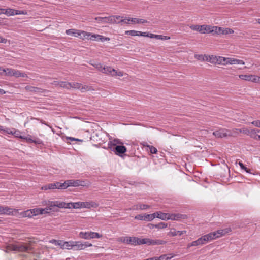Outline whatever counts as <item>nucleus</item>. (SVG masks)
<instances>
[{"label":"nucleus","mask_w":260,"mask_h":260,"mask_svg":"<svg viewBox=\"0 0 260 260\" xmlns=\"http://www.w3.org/2000/svg\"><path fill=\"white\" fill-rule=\"evenodd\" d=\"M71 202L66 203L64 202H61L59 201H56V207L59 208H71Z\"/></svg>","instance_id":"nucleus-18"},{"label":"nucleus","mask_w":260,"mask_h":260,"mask_svg":"<svg viewBox=\"0 0 260 260\" xmlns=\"http://www.w3.org/2000/svg\"><path fill=\"white\" fill-rule=\"evenodd\" d=\"M15 10L13 9H2L1 8V14H6L7 16H13L15 15Z\"/></svg>","instance_id":"nucleus-24"},{"label":"nucleus","mask_w":260,"mask_h":260,"mask_svg":"<svg viewBox=\"0 0 260 260\" xmlns=\"http://www.w3.org/2000/svg\"><path fill=\"white\" fill-rule=\"evenodd\" d=\"M111 151H113L115 154L121 156V154L124 153L126 151V148L123 145H118L116 147L111 148Z\"/></svg>","instance_id":"nucleus-10"},{"label":"nucleus","mask_w":260,"mask_h":260,"mask_svg":"<svg viewBox=\"0 0 260 260\" xmlns=\"http://www.w3.org/2000/svg\"><path fill=\"white\" fill-rule=\"evenodd\" d=\"M92 65L96 69H97L99 71L102 72L103 69L104 68V66L100 63H97L94 64H92Z\"/></svg>","instance_id":"nucleus-48"},{"label":"nucleus","mask_w":260,"mask_h":260,"mask_svg":"<svg viewBox=\"0 0 260 260\" xmlns=\"http://www.w3.org/2000/svg\"><path fill=\"white\" fill-rule=\"evenodd\" d=\"M79 236L84 239H91L101 238L102 235L97 232L90 231L81 232L79 233Z\"/></svg>","instance_id":"nucleus-6"},{"label":"nucleus","mask_w":260,"mask_h":260,"mask_svg":"<svg viewBox=\"0 0 260 260\" xmlns=\"http://www.w3.org/2000/svg\"><path fill=\"white\" fill-rule=\"evenodd\" d=\"M213 135L216 138H223L228 136H231L232 134L231 132L225 128H220L214 131Z\"/></svg>","instance_id":"nucleus-8"},{"label":"nucleus","mask_w":260,"mask_h":260,"mask_svg":"<svg viewBox=\"0 0 260 260\" xmlns=\"http://www.w3.org/2000/svg\"><path fill=\"white\" fill-rule=\"evenodd\" d=\"M56 189H64L68 187L67 180L65 181L64 182H63V183L57 182H56Z\"/></svg>","instance_id":"nucleus-27"},{"label":"nucleus","mask_w":260,"mask_h":260,"mask_svg":"<svg viewBox=\"0 0 260 260\" xmlns=\"http://www.w3.org/2000/svg\"><path fill=\"white\" fill-rule=\"evenodd\" d=\"M147 150L149 151L152 154H156L157 152V149L153 146H147Z\"/></svg>","instance_id":"nucleus-41"},{"label":"nucleus","mask_w":260,"mask_h":260,"mask_svg":"<svg viewBox=\"0 0 260 260\" xmlns=\"http://www.w3.org/2000/svg\"><path fill=\"white\" fill-rule=\"evenodd\" d=\"M123 75V73L122 72L119 71H117L115 70V72H114V73L113 74L112 76H119V77H122Z\"/></svg>","instance_id":"nucleus-61"},{"label":"nucleus","mask_w":260,"mask_h":260,"mask_svg":"<svg viewBox=\"0 0 260 260\" xmlns=\"http://www.w3.org/2000/svg\"><path fill=\"white\" fill-rule=\"evenodd\" d=\"M224 230H219L204 235L196 240L197 246L203 245L208 242L221 237L225 234Z\"/></svg>","instance_id":"nucleus-1"},{"label":"nucleus","mask_w":260,"mask_h":260,"mask_svg":"<svg viewBox=\"0 0 260 260\" xmlns=\"http://www.w3.org/2000/svg\"><path fill=\"white\" fill-rule=\"evenodd\" d=\"M184 215L181 214H170L169 213L168 220H178L180 219L184 218Z\"/></svg>","instance_id":"nucleus-20"},{"label":"nucleus","mask_w":260,"mask_h":260,"mask_svg":"<svg viewBox=\"0 0 260 260\" xmlns=\"http://www.w3.org/2000/svg\"><path fill=\"white\" fill-rule=\"evenodd\" d=\"M217 56H215V55H205V60L208 61V62H209L210 63H214V64H217Z\"/></svg>","instance_id":"nucleus-25"},{"label":"nucleus","mask_w":260,"mask_h":260,"mask_svg":"<svg viewBox=\"0 0 260 260\" xmlns=\"http://www.w3.org/2000/svg\"><path fill=\"white\" fill-rule=\"evenodd\" d=\"M103 69L102 73L107 75H110L111 76H112L114 72H115V70L112 68L111 67L104 66V68Z\"/></svg>","instance_id":"nucleus-21"},{"label":"nucleus","mask_w":260,"mask_h":260,"mask_svg":"<svg viewBox=\"0 0 260 260\" xmlns=\"http://www.w3.org/2000/svg\"><path fill=\"white\" fill-rule=\"evenodd\" d=\"M3 73L8 76H14L16 78L18 77H27V75L25 73L21 72L20 71L11 69L7 68L2 70Z\"/></svg>","instance_id":"nucleus-4"},{"label":"nucleus","mask_w":260,"mask_h":260,"mask_svg":"<svg viewBox=\"0 0 260 260\" xmlns=\"http://www.w3.org/2000/svg\"><path fill=\"white\" fill-rule=\"evenodd\" d=\"M150 208V206L146 204H138L134 205L129 210H146Z\"/></svg>","instance_id":"nucleus-16"},{"label":"nucleus","mask_w":260,"mask_h":260,"mask_svg":"<svg viewBox=\"0 0 260 260\" xmlns=\"http://www.w3.org/2000/svg\"><path fill=\"white\" fill-rule=\"evenodd\" d=\"M106 23H114V22H116L114 20V16H109L108 17H106Z\"/></svg>","instance_id":"nucleus-51"},{"label":"nucleus","mask_w":260,"mask_h":260,"mask_svg":"<svg viewBox=\"0 0 260 260\" xmlns=\"http://www.w3.org/2000/svg\"><path fill=\"white\" fill-rule=\"evenodd\" d=\"M200 26L199 25H192L190 26L191 29L198 31L200 33Z\"/></svg>","instance_id":"nucleus-54"},{"label":"nucleus","mask_w":260,"mask_h":260,"mask_svg":"<svg viewBox=\"0 0 260 260\" xmlns=\"http://www.w3.org/2000/svg\"><path fill=\"white\" fill-rule=\"evenodd\" d=\"M17 211L13 209L7 207L1 206V214H8V215H14L16 213Z\"/></svg>","instance_id":"nucleus-14"},{"label":"nucleus","mask_w":260,"mask_h":260,"mask_svg":"<svg viewBox=\"0 0 260 260\" xmlns=\"http://www.w3.org/2000/svg\"><path fill=\"white\" fill-rule=\"evenodd\" d=\"M117 141H119L118 139H114L112 141H110L108 143V148L111 150V148L113 147H116Z\"/></svg>","instance_id":"nucleus-38"},{"label":"nucleus","mask_w":260,"mask_h":260,"mask_svg":"<svg viewBox=\"0 0 260 260\" xmlns=\"http://www.w3.org/2000/svg\"><path fill=\"white\" fill-rule=\"evenodd\" d=\"M131 19H132L131 18H123V21H122V22H123V23H124L125 24H129L132 23Z\"/></svg>","instance_id":"nucleus-62"},{"label":"nucleus","mask_w":260,"mask_h":260,"mask_svg":"<svg viewBox=\"0 0 260 260\" xmlns=\"http://www.w3.org/2000/svg\"><path fill=\"white\" fill-rule=\"evenodd\" d=\"M167 243L166 241L159 239H150L149 238H144L142 240V245L147 244L148 245H164Z\"/></svg>","instance_id":"nucleus-9"},{"label":"nucleus","mask_w":260,"mask_h":260,"mask_svg":"<svg viewBox=\"0 0 260 260\" xmlns=\"http://www.w3.org/2000/svg\"><path fill=\"white\" fill-rule=\"evenodd\" d=\"M174 256V254L173 253L164 254L160 256L159 257H153L152 258H155L156 260H168Z\"/></svg>","instance_id":"nucleus-22"},{"label":"nucleus","mask_w":260,"mask_h":260,"mask_svg":"<svg viewBox=\"0 0 260 260\" xmlns=\"http://www.w3.org/2000/svg\"><path fill=\"white\" fill-rule=\"evenodd\" d=\"M135 219H137V220L145 221V214L144 215H142V214L137 215L136 216H135Z\"/></svg>","instance_id":"nucleus-57"},{"label":"nucleus","mask_w":260,"mask_h":260,"mask_svg":"<svg viewBox=\"0 0 260 260\" xmlns=\"http://www.w3.org/2000/svg\"><path fill=\"white\" fill-rule=\"evenodd\" d=\"M251 124L254 125L256 127L260 128V120H255L251 122Z\"/></svg>","instance_id":"nucleus-63"},{"label":"nucleus","mask_w":260,"mask_h":260,"mask_svg":"<svg viewBox=\"0 0 260 260\" xmlns=\"http://www.w3.org/2000/svg\"><path fill=\"white\" fill-rule=\"evenodd\" d=\"M92 65L96 69H97L99 71L102 72L103 69L104 68V66L100 63H97L94 64H92Z\"/></svg>","instance_id":"nucleus-49"},{"label":"nucleus","mask_w":260,"mask_h":260,"mask_svg":"<svg viewBox=\"0 0 260 260\" xmlns=\"http://www.w3.org/2000/svg\"><path fill=\"white\" fill-rule=\"evenodd\" d=\"M79 30L75 29H69L66 30V34L68 35H71L74 37H78Z\"/></svg>","instance_id":"nucleus-32"},{"label":"nucleus","mask_w":260,"mask_h":260,"mask_svg":"<svg viewBox=\"0 0 260 260\" xmlns=\"http://www.w3.org/2000/svg\"><path fill=\"white\" fill-rule=\"evenodd\" d=\"M92 34L88 32L83 30H79L78 34H77L78 37H79L81 39H88L91 37Z\"/></svg>","instance_id":"nucleus-17"},{"label":"nucleus","mask_w":260,"mask_h":260,"mask_svg":"<svg viewBox=\"0 0 260 260\" xmlns=\"http://www.w3.org/2000/svg\"><path fill=\"white\" fill-rule=\"evenodd\" d=\"M139 33H140V31H137L135 30H127L125 32L126 35H131L132 36H139Z\"/></svg>","instance_id":"nucleus-39"},{"label":"nucleus","mask_w":260,"mask_h":260,"mask_svg":"<svg viewBox=\"0 0 260 260\" xmlns=\"http://www.w3.org/2000/svg\"><path fill=\"white\" fill-rule=\"evenodd\" d=\"M223 27H218L216 26H213V34L217 35H222Z\"/></svg>","instance_id":"nucleus-29"},{"label":"nucleus","mask_w":260,"mask_h":260,"mask_svg":"<svg viewBox=\"0 0 260 260\" xmlns=\"http://www.w3.org/2000/svg\"><path fill=\"white\" fill-rule=\"evenodd\" d=\"M48 208H50V210H53V208L55 207H56V201H49V202H48Z\"/></svg>","instance_id":"nucleus-50"},{"label":"nucleus","mask_w":260,"mask_h":260,"mask_svg":"<svg viewBox=\"0 0 260 260\" xmlns=\"http://www.w3.org/2000/svg\"><path fill=\"white\" fill-rule=\"evenodd\" d=\"M114 20L116 22H114V23L119 24L122 22L123 21V17L120 16H114Z\"/></svg>","instance_id":"nucleus-44"},{"label":"nucleus","mask_w":260,"mask_h":260,"mask_svg":"<svg viewBox=\"0 0 260 260\" xmlns=\"http://www.w3.org/2000/svg\"><path fill=\"white\" fill-rule=\"evenodd\" d=\"M25 90L28 92H42V89L37 87L32 86L30 85H27L25 87Z\"/></svg>","instance_id":"nucleus-19"},{"label":"nucleus","mask_w":260,"mask_h":260,"mask_svg":"<svg viewBox=\"0 0 260 260\" xmlns=\"http://www.w3.org/2000/svg\"><path fill=\"white\" fill-rule=\"evenodd\" d=\"M167 226V224L165 222H160L156 224H151V228H158V229H164Z\"/></svg>","instance_id":"nucleus-37"},{"label":"nucleus","mask_w":260,"mask_h":260,"mask_svg":"<svg viewBox=\"0 0 260 260\" xmlns=\"http://www.w3.org/2000/svg\"><path fill=\"white\" fill-rule=\"evenodd\" d=\"M155 213L156 214V217L164 220H168L169 213H165L161 212H156Z\"/></svg>","instance_id":"nucleus-26"},{"label":"nucleus","mask_w":260,"mask_h":260,"mask_svg":"<svg viewBox=\"0 0 260 260\" xmlns=\"http://www.w3.org/2000/svg\"><path fill=\"white\" fill-rule=\"evenodd\" d=\"M240 79L247 81H250V75H240L239 76Z\"/></svg>","instance_id":"nucleus-47"},{"label":"nucleus","mask_w":260,"mask_h":260,"mask_svg":"<svg viewBox=\"0 0 260 260\" xmlns=\"http://www.w3.org/2000/svg\"><path fill=\"white\" fill-rule=\"evenodd\" d=\"M260 133V130L258 129H254L251 131V136L254 139L260 140V135L256 134Z\"/></svg>","instance_id":"nucleus-31"},{"label":"nucleus","mask_w":260,"mask_h":260,"mask_svg":"<svg viewBox=\"0 0 260 260\" xmlns=\"http://www.w3.org/2000/svg\"><path fill=\"white\" fill-rule=\"evenodd\" d=\"M7 132L8 134H13L17 138H21L22 139V138H24V136H22L21 135V133L19 131L14 129V132L8 131Z\"/></svg>","instance_id":"nucleus-34"},{"label":"nucleus","mask_w":260,"mask_h":260,"mask_svg":"<svg viewBox=\"0 0 260 260\" xmlns=\"http://www.w3.org/2000/svg\"><path fill=\"white\" fill-rule=\"evenodd\" d=\"M200 33L202 34L212 33L213 26L202 25L200 26Z\"/></svg>","instance_id":"nucleus-13"},{"label":"nucleus","mask_w":260,"mask_h":260,"mask_svg":"<svg viewBox=\"0 0 260 260\" xmlns=\"http://www.w3.org/2000/svg\"><path fill=\"white\" fill-rule=\"evenodd\" d=\"M234 32V31L232 29L229 28L223 27L222 35L233 34Z\"/></svg>","instance_id":"nucleus-42"},{"label":"nucleus","mask_w":260,"mask_h":260,"mask_svg":"<svg viewBox=\"0 0 260 260\" xmlns=\"http://www.w3.org/2000/svg\"><path fill=\"white\" fill-rule=\"evenodd\" d=\"M90 89V87L88 86H87V85H85L84 86H82L81 85V87L80 88V90L82 91V92H84L86 90H89Z\"/></svg>","instance_id":"nucleus-64"},{"label":"nucleus","mask_w":260,"mask_h":260,"mask_svg":"<svg viewBox=\"0 0 260 260\" xmlns=\"http://www.w3.org/2000/svg\"><path fill=\"white\" fill-rule=\"evenodd\" d=\"M33 216L39 215L38 208H34L31 209Z\"/></svg>","instance_id":"nucleus-60"},{"label":"nucleus","mask_w":260,"mask_h":260,"mask_svg":"<svg viewBox=\"0 0 260 260\" xmlns=\"http://www.w3.org/2000/svg\"><path fill=\"white\" fill-rule=\"evenodd\" d=\"M250 81L254 83H257L258 82V76L256 75H250Z\"/></svg>","instance_id":"nucleus-52"},{"label":"nucleus","mask_w":260,"mask_h":260,"mask_svg":"<svg viewBox=\"0 0 260 260\" xmlns=\"http://www.w3.org/2000/svg\"><path fill=\"white\" fill-rule=\"evenodd\" d=\"M60 240L51 239L49 241L50 243L54 244L55 245L59 246Z\"/></svg>","instance_id":"nucleus-59"},{"label":"nucleus","mask_w":260,"mask_h":260,"mask_svg":"<svg viewBox=\"0 0 260 260\" xmlns=\"http://www.w3.org/2000/svg\"><path fill=\"white\" fill-rule=\"evenodd\" d=\"M73 248L72 249L74 250H81L85 249V246L83 245V243L81 242L73 241Z\"/></svg>","instance_id":"nucleus-15"},{"label":"nucleus","mask_w":260,"mask_h":260,"mask_svg":"<svg viewBox=\"0 0 260 260\" xmlns=\"http://www.w3.org/2000/svg\"><path fill=\"white\" fill-rule=\"evenodd\" d=\"M217 64L221 65H227V57L217 56Z\"/></svg>","instance_id":"nucleus-30"},{"label":"nucleus","mask_w":260,"mask_h":260,"mask_svg":"<svg viewBox=\"0 0 260 260\" xmlns=\"http://www.w3.org/2000/svg\"><path fill=\"white\" fill-rule=\"evenodd\" d=\"M68 181V185L69 186H73V187H78V186H83V187H88L89 186V183L88 182H86L84 180L78 179V180H67Z\"/></svg>","instance_id":"nucleus-7"},{"label":"nucleus","mask_w":260,"mask_h":260,"mask_svg":"<svg viewBox=\"0 0 260 260\" xmlns=\"http://www.w3.org/2000/svg\"><path fill=\"white\" fill-rule=\"evenodd\" d=\"M72 243L73 241H64L60 240L59 246L62 249L70 250L73 248Z\"/></svg>","instance_id":"nucleus-11"},{"label":"nucleus","mask_w":260,"mask_h":260,"mask_svg":"<svg viewBox=\"0 0 260 260\" xmlns=\"http://www.w3.org/2000/svg\"><path fill=\"white\" fill-rule=\"evenodd\" d=\"M106 17H97L95 18V20L99 23H106Z\"/></svg>","instance_id":"nucleus-45"},{"label":"nucleus","mask_w":260,"mask_h":260,"mask_svg":"<svg viewBox=\"0 0 260 260\" xmlns=\"http://www.w3.org/2000/svg\"><path fill=\"white\" fill-rule=\"evenodd\" d=\"M1 250L6 252H9L11 251H17L21 252H28L31 250V247L29 246L18 244H8L6 246H1Z\"/></svg>","instance_id":"nucleus-2"},{"label":"nucleus","mask_w":260,"mask_h":260,"mask_svg":"<svg viewBox=\"0 0 260 260\" xmlns=\"http://www.w3.org/2000/svg\"><path fill=\"white\" fill-rule=\"evenodd\" d=\"M59 86L69 89L71 88V83L65 81H60Z\"/></svg>","instance_id":"nucleus-35"},{"label":"nucleus","mask_w":260,"mask_h":260,"mask_svg":"<svg viewBox=\"0 0 260 260\" xmlns=\"http://www.w3.org/2000/svg\"><path fill=\"white\" fill-rule=\"evenodd\" d=\"M56 189V182L53 183H50L45 185H44L42 187V189L43 190H52Z\"/></svg>","instance_id":"nucleus-28"},{"label":"nucleus","mask_w":260,"mask_h":260,"mask_svg":"<svg viewBox=\"0 0 260 260\" xmlns=\"http://www.w3.org/2000/svg\"><path fill=\"white\" fill-rule=\"evenodd\" d=\"M132 23L136 24V23H147V21L146 20L143 19L136 18H134L131 19Z\"/></svg>","instance_id":"nucleus-33"},{"label":"nucleus","mask_w":260,"mask_h":260,"mask_svg":"<svg viewBox=\"0 0 260 260\" xmlns=\"http://www.w3.org/2000/svg\"><path fill=\"white\" fill-rule=\"evenodd\" d=\"M236 132L237 133H242L246 135H249L251 134V132H250L248 129L247 128H241V129H236Z\"/></svg>","instance_id":"nucleus-43"},{"label":"nucleus","mask_w":260,"mask_h":260,"mask_svg":"<svg viewBox=\"0 0 260 260\" xmlns=\"http://www.w3.org/2000/svg\"><path fill=\"white\" fill-rule=\"evenodd\" d=\"M143 239H140L136 237L123 236L118 239V241L131 244L132 245H142Z\"/></svg>","instance_id":"nucleus-3"},{"label":"nucleus","mask_w":260,"mask_h":260,"mask_svg":"<svg viewBox=\"0 0 260 260\" xmlns=\"http://www.w3.org/2000/svg\"><path fill=\"white\" fill-rule=\"evenodd\" d=\"M96 204L93 202H71V208L74 209L77 208H90L95 207Z\"/></svg>","instance_id":"nucleus-5"},{"label":"nucleus","mask_w":260,"mask_h":260,"mask_svg":"<svg viewBox=\"0 0 260 260\" xmlns=\"http://www.w3.org/2000/svg\"><path fill=\"white\" fill-rule=\"evenodd\" d=\"M235 58L231 57H227V64H235Z\"/></svg>","instance_id":"nucleus-58"},{"label":"nucleus","mask_w":260,"mask_h":260,"mask_svg":"<svg viewBox=\"0 0 260 260\" xmlns=\"http://www.w3.org/2000/svg\"><path fill=\"white\" fill-rule=\"evenodd\" d=\"M149 37L151 38H154L157 40H161V39H162V35L150 34Z\"/></svg>","instance_id":"nucleus-55"},{"label":"nucleus","mask_w":260,"mask_h":260,"mask_svg":"<svg viewBox=\"0 0 260 260\" xmlns=\"http://www.w3.org/2000/svg\"><path fill=\"white\" fill-rule=\"evenodd\" d=\"M238 164L242 169L244 170L247 173H251L250 170L246 168L242 162H239Z\"/></svg>","instance_id":"nucleus-53"},{"label":"nucleus","mask_w":260,"mask_h":260,"mask_svg":"<svg viewBox=\"0 0 260 260\" xmlns=\"http://www.w3.org/2000/svg\"><path fill=\"white\" fill-rule=\"evenodd\" d=\"M205 55H195V58L198 60H201V61H204V60H205V59H206Z\"/></svg>","instance_id":"nucleus-56"},{"label":"nucleus","mask_w":260,"mask_h":260,"mask_svg":"<svg viewBox=\"0 0 260 260\" xmlns=\"http://www.w3.org/2000/svg\"><path fill=\"white\" fill-rule=\"evenodd\" d=\"M89 39L90 40L100 41L102 42L110 40V38L108 37H105L103 36L96 34H92L91 37H90Z\"/></svg>","instance_id":"nucleus-12"},{"label":"nucleus","mask_w":260,"mask_h":260,"mask_svg":"<svg viewBox=\"0 0 260 260\" xmlns=\"http://www.w3.org/2000/svg\"><path fill=\"white\" fill-rule=\"evenodd\" d=\"M22 217H32L33 216L31 209L27 210L22 213Z\"/></svg>","instance_id":"nucleus-40"},{"label":"nucleus","mask_w":260,"mask_h":260,"mask_svg":"<svg viewBox=\"0 0 260 260\" xmlns=\"http://www.w3.org/2000/svg\"><path fill=\"white\" fill-rule=\"evenodd\" d=\"M82 84L77 82L71 83V88H73L75 89H79L81 87Z\"/></svg>","instance_id":"nucleus-46"},{"label":"nucleus","mask_w":260,"mask_h":260,"mask_svg":"<svg viewBox=\"0 0 260 260\" xmlns=\"http://www.w3.org/2000/svg\"><path fill=\"white\" fill-rule=\"evenodd\" d=\"M185 233H186V231H176L175 229H172L169 232L168 235L171 236H175L178 235L181 236Z\"/></svg>","instance_id":"nucleus-23"},{"label":"nucleus","mask_w":260,"mask_h":260,"mask_svg":"<svg viewBox=\"0 0 260 260\" xmlns=\"http://www.w3.org/2000/svg\"><path fill=\"white\" fill-rule=\"evenodd\" d=\"M156 214L155 213L153 214H145V221H152L155 218H156Z\"/></svg>","instance_id":"nucleus-36"}]
</instances>
